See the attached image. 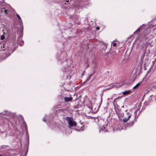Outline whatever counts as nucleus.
Masks as SVG:
<instances>
[{
  "label": "nucleus",
  "instance_id": "1",
  "mask_svg": "<svg viewBox=\"0 0 156 156\" xmlns=\"http://www.w3.org/2000/svg\"><path fill=\"white\" fill-rule=\"evenodd\" d=\"M153 27V25L150 26V27H147L146 30L142 34V36L144 37L145 39L148 38H156V31L154 32H152L151 34H150L151 28Z\"/></svg>",
  "mask_w": 156,
  "mask_h": 156
},
{
  "label": "nucleus",
  "instance_id": "2",
  "mask_svg": "<svg viewBox=\"0 0 156 156\" xmlns=\"http://www.w3.org/2000/svg\"><path fill=\"white\" fill-rule=\"evenodd\" d=\"M131 113L130 111H128L127 110H126L124 113L120 114V116L124 118L122 121L124 122L128 121L129 118L131 117Z\"/></svg>",
  "mask_w": 156,
  "mask_h": 156
},
{
  "label": "nucleus",
  "instance_id": "3",
  "mask_svg": "<svg viewBox=\"0 0 156 156\" xmlns=\"http://www.w3.org/2000/svg\"><path fill=\"white\" fill-rule=\"evenodd\" d=\"M150 44V43L146 42V44H142V49L143 50L144 56L145 54L146 53L147 55L150 53V50L147 49V46L146 44Z\"/></svg>",
  "mask_w": 156,
  "mask_h": 156
},
{
  "label": "nucleus",
  "instance_id": "4",
  "mask_svg": "<svg viewBox=\"0 0 156 156\" xmlns=\"http://www.w3.org/2000/svg\"><path fill=\"white\" fill-rule=\"evenodd\" d=\"M66 119L68 121V122L70 127L76 126V122L73 120L72 118L67 117Z\"/></svg>",
  "mask_w": 156,
  "mask_h": 156
},
{
  "label": "nucleus",
  "instance_id": "5",
  "mask_svg": "<svg viewBox=\"0 0 156 156\" xmlns=\"http://www.w3.org/2000/svg\"><path fill=\"white\" fill-rule=\"evenodd\" d=\"M103 128H101V129H100V131L101 130L106 132H109L110 131V129L108 123H107L104 125L103 126Z\"/></svg>",
  "mask_w": 156,
  "mask_h": 156
},
{
  "label": "nucleus",
  "instance_id": "6",
  "mask_svg": "<svg viewBox=\"0 0 156 156\" xmlns=\"http://www.w3.org/2000/svg\"><path fill=\"white\" fill-rule=\"evenodd\" d=\"M2 114L4 115H6L7 116L10 115L12 117H13L15 115L14 113H11L10 112L7 111H3L2 113Z\"/></svg>",
  "mask_w": 156,
  "mask_h": 156
},
{
  "label": "nucleus",
  "instance_id": "7",
  "mask_svg": "<svg viewBox=\"0 0 156 156\" xmlns=\"http://www.w3.org/2000/svg\"><path fill=\"white\" fill-rule=\"evenodd\" d=\"M64 71L66 73V74L68 76L71 75V73L72 71V70L70 67L68 66L67 69L66 68V69H64Z\"/></svg>",
  "mask_w": 156,
  "mask_h": 156
},
{
  "label": "nucleus",
  "instance_id": "8",
  "mask_svg": "<svg viewBox=\"0 0 156 156\" xmlns=\"http://www.w3.org/2000/svg\"><path fill=\"white\" fill-rule=\"evenodd\" d=\"M150 102H155L156 101V97L155 96L151 95L149 98Z\"/></svg>",
  "mask_w": 156,
  "mask_h": 156
},
{
  "label": "nucleus",
  "instance_id": "9",
  "mask_svg": "<svg viewBox=\"0 0 156 156\" xmlns=\"http://www.w3.org/2000/svg\"><path fill=\"white\" fill-rule=\"evenodd\" d=\"M72 19L76 23L78 24L80 23V22L79 21V18L77 16H73L72 18Z\"/></svg>",
  "mask_w": 156,
  "mask_h": 156
},
{
  "label": "nucleus",
  "instance_id": "10",
  "mask_svg": "<svg viewBox=\"0 0 156 156\" xmlns=\"http://www.w3.org/2000/svg\"><path fill=\"white\" fill-rule=\"evenodd\" d=\"M17 43L20 46H23L24 44V41H22L20 38H19L17 41Z\"/></svg>",
  "mask_w": 156,
  "mask_h": 156
},
{
  "label": "nucleus",
  "instance_id": "11",
  "mask_svg": "<svg viewBox=\"0 0 156 156\" xmlns=\"http://www.w3.org/2000/svg\"><path fill=\"white\" fill-rule=\"evenodd\" d=\"M72 98L71 97H66L64 98V99L65 101L68 102L72 100Z\"/></svg>",
  "mask_w": 156,
  "mask_h": 156
},
{
  "label": "nucleus",
  "instance_id": "12",
  "mask_svg": "<svg viewBox=\"0 0 156 156\" xmlns=\"http://www.w3.org/2000/svg\"><path fill=\"white\" fill-rule=\"evenodd\" d=\"M146 26L144 24H143L142 26H140L138 29L135 31V33H137L138 31H139L141 28H143V27H145Z\"/></svg>",
  "mask_w": 156,
  "mask_h": 156
},
{
  "label": "nucleus",
  "instance_id": "13",
  "mask_svg": "<svg viewBox=\"0 0 156 156\" xmlns=\"http://www.w3.org/2000/svg\"><path fill=\"white\" fill-rule=\"evenodd\" d=\"M10 155L8 153L0 154V156H10Z\"/></svg>",
  "mask_w": 156,
  "mask_h": 156
},
{
  "label": "nucleus",
  "instance_id": "14",
  "mask_svg": "<svg viewBox=\"0 0 156 156\" xmlns=\"http://www.w3.org/2000/svg\"><path fill=\"white\" fill-rule=\"evenodd\" d=\"M92 110H94V111L96 112L98 110V108H95V105H94L92 106Z\"/></svg>",
  "mask_w": 156,
  "mask_h": 156
},
{
  "label": "nucleus",
  "instance_id": "15",
  "mask_svg": "<svg viewBox=\"0 0 156 156\" xmlns=\"http://www.w3.org/2000/svg\"><path fill=\"white\" fill-rule=\"evenodd\" d=\"M101 47H103L101 48L103 50H105L107 48V46L106 45H102Z\"/></svg>",
  "mask_w": 156,
  "mask_h": 156
},
{
  "label": "nucleus",
  "instance_id": "16",
  "mask_svg": "<svg viewBox=\"0 0 156 156\" xmlns=\"http://www.w3.org/2000/svg\"><path fill=\"white\" fill-rule=\"evenodd\" d=\"M18 34L19 35V37H20L21 38L22 37L23 34L22 32L21 31H20L18 33Z\"/></svg>",
  "mask_w": 156,
  "mask_h": 156
},
{
  "label": "nucleus",
  "instance_id": "17",
  "mask_svg": "<svg viewBox=\"0 0 156 156\" xmlns=\"http://www.w3.org/2000/svg\"><path fill=\"white\" fill-rule=\"evenodd\" d=\"M130 92V90H126L123 92V94H129Z\"/></svg>",
  "mask_w": 156,
  "mask_h": 156
},
{
  "label": "nucleus",
  "instance_id": "18",
  "mask_svg": "<svg viewBox=\"0 0 156 156\" xmlns=\"http://www.w3.org/2000/svg\"><path fill=\"white\" fill-rule=\"evenodd\" d=\"M140 83H139L137 84L133 87V89H135L137 87H138L140 85Z\"/></svg>",
  "mask_w": 156,
  "mask_h": 156
},
{
  "label": "nucleus",
  "instance_id": "19",
  "mask_svg": "<svg viewBox=\"0 0 156 156\" xmlns=\"http://www.w3.org/2000/svg\"><path fill=\"white\" fill-rule=\"evenodd\" d=\"M92 74L90 75L86 79V81H88L91 78V76Z\"/></svg>",
  "mask_w": 156,
  "mask_h": 156
},
{
  "label": "nucleus",
  "instance_id": "20",
  "mask_svg": "<svg viewBox=\"0 0 156 156\" xmlns=\"http://www.w3.org/2000/svg\"><path fill=\"white\" fill-rule=\"evenodd\" d=\"M151 89V87H148L146 91H147V93L149 91H150Z\"/></svg>",
  "mask_w": 156,
  "mask_h": 156
},
{
  "label": "nucleus",
  "instance_id": "21",
  "mask_svg": "<svg viewBox=\"0 0 156 156\" xmlns=\"http://www.w3.org/2000/svg\"><path fill=\"white\" fill-rule=\"evenodd\" d=\"M5 32H3V34L1 36V39L2 40H3L5 39V37L4 36V34H5Z\"/></svg>",
  "mask_w": 156,
  "mask_h": 156
},
{
  "label": "nucleus",
  "instance_id": "22",
  "mask_svg": "<svg viewBox=\"0 0 156 156\" xmlns=\"http://www.w3.org/2000/svg\"><path fill=\"white\" fill-rule=\"evenodd\" d=\"M113 87V86H111L110 87H108V88L106 89L105 90H108L112 88Z\"/></svg>",
  "mask_w": 156,
  "mask_h": 156
},
{
  "label": "nucleus",
  "instance_id": "23",
  "mask_svg": "<svg viewBox=\"0 0 156 156\" xmlns=\"http://www.w3.org/2000/svg\"><path fill=\"white\" fill-rule=\"evenodd\" d=\"M104 122L103 120H100L99 121V122H98V124L99 125H100V126H101V124H100V122Z\"/></svg>",
  "mask_w": 156,
  "mask_h": 156
},
{
  "label": "nucleus",
  "instance_id": "24",
  "mask_svg": "<svg viewBox=\"0 0 156 156\" xmlns=\"http://www.w3.org/2000/svg\"><path fill=\"white\" fill-rule=\"evenodd\" d=\"M2 11H4L5 12V13H7V12L9 11V10H5L4 11L3 10V9L2 10Z\"/></svg>",
  "mask_w": 156,
  "mask_h": 156
},
{
  "label": "nucleus",
  "instance_id": "25",
  "mask_svg": "<svg viewBox=\"0 0 156 156\" xmlns=\"http://www.w3.org/2000/svg\"><path fill=\"white\" fill-rule=\"evenodd\" d=\"M16 16H17V17L21 21V18L19 16V15L18 14H17Z\"/></svg>",
  "mask_w": 156,
  "mask_h": 156
},
{
  "label": "nucleus",
  "instance_id": "26",
  "mask_svg": "<svg viewBox=\"0 0 156 156\" xmlns=\"http://www.w3.org/2000/svg\"><path fill=\"white\" fill-rule=\"evenodd\" d=\"M116 43H113V46H114L115 47V46H116Z\"/></svg>",
  "mask_w": 156,
  "mask_h": 156
},
{
  "label": "nucleus",
  "instance_id": "27",
  "mask_svg": "<svg viewBox=\"0 0 156 156\" xmlns=\"http://www.w3.org/2000/svg\"><path fill=\"white\" fill-rule=\"evenodd\" d=\"M43 120L44 121V122H45L46 121V120H45V118H44L43 119Z\"/></svg>",
  "mask_w": 156,
  "mask_h": 156
},
{
  "label": "nucleus",
  "instance_id": "28",
  "mask_svg": "<svg viewBox=\"0 0 156 156\" xmlns=\"http://www.w3.org/2000/svg\"><path fill=\"white\" fill-rule=\"evenodd\" d=\"M138 112V110H136L134 112V113L135 114L137 113V112Z\"/></svg>",
  "mask_w": 156,
  "mask_h": 156
},
{
  "label": "nucleus",
  "instance_id": "29",
  "mask_svg": "<svg viewBox=\"0 0 156 156\" xmlns=\"http://www.w3.org/2000/svg\"><path fill=\"white\" fill-rule=\"evenodd\" d=\"M152 70V68H151V69H150V70L152 72H153V71H154V70Z\"/></svg>",
  "mask_w": 156,
  "mask_h": 156
},
{
  "label": "nucleus",
  "instance_id": "30",
  "mask_svg": "<svg viewBox=\"0 0 156 156\" xmlns=\"http://www.w3.org/2000/svg\"><path fill=\"white\" fill-rule=\"evenodd\" d=\"M96 29L98 30H99V27H97Z\"/></svg>",
  "mask_w": 156,
  "mask_h": 156
},
{
  "label": "nucleus",
  "instance_id": "31",
  "mask_svg": "<svg viewBox=\"0 0 156 156\" xmlns=\"http://www.w3.org/2000/svg\"><path fill=\"white\" fill-rule=\"evenodd\" d=\"M69 2V0H66V2Z\"/></svg>",
  "mask_w": 156,
  "mask_h": 156
},
{
  "label": "nucleus",
  "instance_id": "32",
  "mask_svg": "<svg viewBox=\"0 0 156 156\" xmlns=\"http://www.w3.org/2000/svg\"><path fill=\"white\" fill-rule=\"evenodd\" d=\"M116 99V98L115 99H114V101H115Z\"/></svg>",
  "mask_w": 156,
  "mask_h": 156
},
{
  "label": "nucleus",
  "instance_id": "33",
  "mask_svg": "<svg viewBox=\"0 0 156 156\" xmlns=\"http://www.w3.org/2000/svg\"><path fill=\"white\" fill-rule=\"evenodd\" d=\"M88 66H89V65H88L87 66V67H88Z\"/></svg>",
  "mask_w": 156,
  "mask_h": 156
},
{
  "label": "nucleus",
  "instance_id": "34",
  "mask_svg": "<svg viewBox=\"0 0 156 156\" xmlns=\"http://www.w3.org/2000/svg\"><path fill=\"white\" fill-rule=\"evenodd\" d=\"M138 37H139V38H140V36H139Z\"/></svg>",
  "mask_w": 156,
  "mask_h": 156
}]
</instances>
